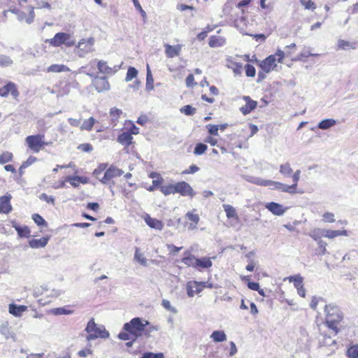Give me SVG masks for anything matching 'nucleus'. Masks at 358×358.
Wrapping results in <instances>:
<instances>
[{"mask_svg": "<svg viewBox=\"0 0 358 358\" xmlns=\"http://www.w3.org/2000/svg\"><path fill=\"white\" fill-rule=\"evenodd\" d=\"M326 324L333 331L334 335L338 332V325L343 319V314L341 308L334 303H329L325 306Z\"/></svg>", "mask_w": 358, "mask_h": 358, "instance_id": "obj_1", "label": "nucleus"}, {"mask_svg": "<svg viewBox=\"0 0 358 358\" xmlns=\"http://www.w3.org/2000/svg\"><path fill=\"white\" fill-rule=\"evenodd\" d=\"M149 324L150 323L148 320H143L140 317H134L129 322L124 324L123 329L125 331L131 332L133 335L139 337L142 335V332L144 331L145 327Z\"/></svg>", "mask_w": 358, "mask_h": 358, "instance_id": "obj_2", "label": "nucleus"}, {"mask_svg": "<svg viewBox=\"0 0 358 358\" xmlns=\"http://www.w3.org/2000/svg\"><path fill=\"white\" fill-rule=\"evenodd\" d=\"M47 42L53 47H59L64 45L66 47H72L76 43V40L69 33H57L52 38L48 39Z\"/></svg>", "mask_w": 358, "mask_h": 358, "instance_id": "obj_3", "label": "nucleus"}, {"mask_svg": "<svg viewBox=\"0 0 358 358\" xmlns=\"http://www.w3.org/2000/svg\"><path fill=\"white\" fill-rule=\"evenodd\" d=\"M85 331L88 334L87 336V340L88 341L94 340L96 338H106L109 336V333L103 327H97L94 319L88 322Z\"/></svg>", "mask_w": 358, "mask_h": 358, "instance_id": "obj_4", "label": "nucleus"}, {"mask_svg": "<svg viewBox=\"0 0 358 358\" xmlns=\"http://www.w3.org/2000/svg\"><path fill=\"white\" fill-rule=\"evenodd\" d=\"M44 138L43 134L30 135L26 137L25 143L32 152L38 153L45 145H48V143L44 141Z\"/></svg>", "mask_w": 358, "mask_h": 358, "instance_id": "obj_5", "label": "nucleus"}, {"mask_svg": "<svg viewBox=\"0 0 358 358\" xmlns=\"http://www.w3.org/2000/svg\"><path fill=\"white\" fill-rule=\"evenodd\" d=\"M87 75L92 78V85L99 92H107L110 90V84L105 76H98L93 73H87Z\"/></svg>", "mask_w": 358, "mask_h": 358, "instance_id": "obj_6", "label": "nucleus"}, {"mask_svg": "<svg viewBox=\"0 0 358 358\" xmlns=\"http://www.w3.org/2000/svg\"><path fill=\"white\" fill-rule=\"evenodd\" d=\"M94 38H83L80 40L77 45L78 55L80 57H84L85 55L94 51Z\"/></svg>", "mask_w": 358, "mask_h": 358, "instance_id": "obj_7", "label": "nucleus"}, {"mask_svg": "<svg viewBox=\"0 0 358 358\" xmlns=\"http://www.w3.org/2000/svg\"><path fill=\"white\" fill-rule=\"evenodd\" d=\"M123 173L124 171L122 169H118L114 165H110L104 172L102 178H101V182L102 184L107 185L113 178L119 177Z\"/></svg>", "mask_w": 358, "mask_h": 358, "instance_id": "obj_8", "label": "nucleus"}, {"mask_svg": "<svg viewBox=\"0 0 358 358\" xmlns=\"http://www.w3.org/2000/svg\"><path fill=\"white\" fill-rule=\"evenodd\" d=\"M176 193H179L183 196H189L191 198L196 195V192L189 183L185 181L178 182L175 184Z\"/></svg>", "mask_w": 358, "mask_h": 358, "instance_id": "obj_9", "label": "nucleus"}, {"mask_svg": "<svg viewBox=\"0 0 358 358\" xmlns=\"http://www.w3.org/2000/svg\"><path fill=\"white\" fill-rule=\"evenodd\" d=\"M206 282L191 281L187 284V293L188 296L193 297L195 294H199L202 291L201 286H205Z\"/></svg>", "mask_w": 358, "mask_h": 358, "instance_id": "obj_10", "label": "nucleus"}, {"mask_svg": "<svg viewBox=\"0 0 358 358\" xmlns=\"http://www.w3.org/2000/svg\"><path fill=\"white\" fill-rule=\"evenodd\" d=\"M275 55H269L259 64L261 69L266 73H269L276 67Z\"/></svg>", "mask_w": 358, "mask_h": 358, "instance_id": "obj_11", "label": "nucleus"}, {"mask_svg": "<svg viewBox=\"0 0 358 358\" xmlns=\"http://www.w3.org/2000/svg\"><path fill=\"white\" fill-rule=\"evenodd\" d=\"M9 94H10L14 98H17L19 95V92L16 88L15 85L12 82H9L3 87H0L1 96L6 97Z\"/></svg>", "mask_w": 358, "mask_h": 358, "instance_id": "obj_12", "label": "nucleus"}, {"mask_svg": "<svg viewBox=\"0 0 358 358\" xmlns=\"http://www.w3.org/2000/svg\"><path fill=\"white\" fill-rule=\"evenodd\" d=\"M12 196L9 194L0 197V213L8 214L13 208L10 204Z\"/></svg>", "mask_w": 358, "mask_h": 358, "instance_id": "obj_13", "label": "nucleus"}, {"mask_svg": "<svg viewBox=\"0 0 358 358\" xmlns=\"http://www.w3.org/2000/svg\"><path fill=\"white\" fill-rule=\"evenodd\" d=\"M212 259H215V257H212ZM213 266V262L211 261V258L207 257H202L201 258H197L195 262V269L198 271H201L203 269H207L210 268Z\"/></svg>", "mask_w": 358, "mask_h": 358, "instance_id": "obj_14", "label": "nucleus"}, {"mask_svg": "<svg viewBox=\"0 0 358 358\" xmlns=\"http://www.w3.org/2000/svg\"><path fill=\"white\" fill-rule=\"evenodd\" d=\"M265 208L271 212L273 215L278 216L282 215L287 209V208H284L282 205L273 201L267 203L265 205Z\"/></svg>", "mask_w": 358, "mask_h": 358, "instance_id": "obj_15", "label": "nucleus"}, {"mask_svg": "<svg viewBox=\"0 0 358 358\" xmlns=\"http://www.w3.org/2000/svg\"><path fill=\"white\" fill-rule=\"evenodd\" d=\"M243 100L245 101L246 103L244 106L240 108V111L243 115H248L256 108L257 102L252 100L248 96H244Z\"/></svg>", "mask_w": 358, "mask_h": 358, "instance_id": "obj_16", "label": "nucleus"}, {"mask_svg": "<svg viewBox=\"0 0 358 358\" xmlns=\"http://www.w3.org/2000/svg\"><path fill=\"white\" fill-rule=\"evenodd\" d=\"M196 209H193L191 211H188L185 214V217L191 222L188 224L189 230H194L197 229V224L199 222L200 217L198 214L195 213Z\"/></svg>", "mask_w": 358, "mask_h": 358, "instance_id": "obj_17", "label": "nucleus"}, {"mask_svg": "<svg viewBox=\"0 0 358 358\" xmlns=\"http://www.w3.org/2000/svg\"><path fill=\"white\" fill-rule=\"evenodd\" d=\"M0 333L4 336L6 339L11 338L13 341H16V335L13 331L10 330L8 322L3 321L1 323Z\"/></svg>", "mask_w": 358, "mask_h": 358, "instance_id": "obj_18", "label": "nucleus"}, {"mask_svg": "<svg viewBox=\"0 0 358 358\" xmlns=\"http://www.w3.org/2000/svg\"><path fill=\"white\" fill-rule=\"evenodd\" d=\"M164 48L166 57L169 58H173L180 55L182 49V45L178 44L176 45H171L169 44H165Z\"/></svg>", "mask_w": 358, "mask_h": 358, "instance_id": "obj_19", "label": "nucleus"}, {"mask_svg": "<svg viewBox=\"0 0 358 358\" xmlns=\"http://www.w3.org/2000/svg\"><path fill=\"white\" fill-rule=\"evenodd\" d=\"M144 220L150 228L161 231L164 227V224L161 220L152 218L148 214L145 216Z\"/></svg>", "mask_w": 358, "mask_h": 358, "instance_id": "obj_20", "label": "nucleus"}, {"mask_svg": "<svg viewBox=\"0 0 358 358\" xmlns=\"http://www.w3.org/2000/svg\"><path fill=\"white\" fill-rule=\"evenodd\" d=\"M49 236L42 237L39 239H31L29 241V245L31 248H44L48 243Z\"/></svg>", "mask_w": 358, "mask_h": 358, "instance_id": "obj_21", "label": "nucleus"}, {"mask_svg": "<svg viewBox=\"0 0 358 358\" xmlns=\"http://www.w3.org/2000/svg\"><path fill=\"white\" fill-rule=\"evenodd\" d=\"M133 137L129 131H125L120 134L117 137V141L125 146H129L132 143Z\"/></svg>", "mask_w": 358, "mask_h": 358, "instance_id": "obj_22", "label": "nucleus"}, {"mask_svg": "<svg viewBox=\"0 0 358 358\" xmlns=\"http://www.w3.org/2000/svg\"><path fill=\"white\" fill-rule=\"evenodd\" d=\"M97 69L100 73L106 75H113L112 67L109 66L107 62L103 60H99L97 62Z\"/></svg>", "mask_w": 358, "mask_h": 358, "instance_id": "obj_23", "label": "nucleus"}, {"mask_svg": "<svg viewBox=\"0 0 358 358\" xmlns=\"http://www.w3.org/2000/svg\"><path fill=\"white\" fill-rule=\"evenodd\" d=\"M271 186H273V189H280L283 192L294 194V191L292 190V187H290L288 185L273 180H271Z\"/></svg>", "mask_w": 358, "mask_h": 358, "instance_id": "obj_24", "label": "nucleus"}, {"mask_svg": "<svg viewBox=\"0 0 358 358\" xmlns=\"http://www.w3.org/2000/svg\"><path fill=\"white\" fill-rule=\"evenodd\" d=\"M9 313L15 317L21 316L22 313L24 312L27 307L25 306H18L14 303L9 305Z\"/></svg>", "mask_w": 358, "mask_h": 358, "instance_id": "obj_25", "label": "nucleus"}, {"mask_svg": "<svg viewBox=\"0 0 358 358\" xmlns=\"http://www.w3.org/2000/svg\"><path fill=\"white\" fill-rule=\"evenodd\" d=\"M13 227L16 230L20 237L28 238L30 236L31 231L27 226H20L17 224H14Z\"/></svg>", "mask_w": 358, "mask_h": 358, "instance_id": "obj_26", "label": "nucleus"}, {"mask_svg": "<svg viewBox=\"0 0 358 358\" xmlns=\"http://www.w3.org/2000/svg\"><path fill=\"white\" fill-rule=\"evenodd\" d=\"M46 71L48 73H61L69 72L70 71V69L64 64H55L48 66Z\"/></svg>", "mask_w": 358, "mask_h": 358, "instance_id": "obj_27", "label": "nucleus"}, {"mask_svg": "<svg viewBox=\"0 0 358 358\" xmlns=\"http://www.w3.org/2000/svg\"><path fill=\"white\" fill-rule=\"evenodd\" d=\"M309 236L317 242L322 241V237H325V229L315 228L308 234Z\"/></svg>", "mask_w": 358, "mask_h": 358, "instance_id": "obj_28", "label": "nucleus"}, {"mask_svg": "<svg viewBox=\"0 0 358 358\" xmlns=\"http://www.w3.org/2000/svg\"><path fill=\"white\" fill-rule=\"evenodd\" d=\"M208 44L211 48L221 47L225 44V39L221 36H212L209 39Z\"/></svg>", "mask_w": 358, "mask_h": 358, "instance_id": "obj_29", "label": "nucleus"}, {"mask_svg": "<svg viewBox=\"0 0 358 358\" xmlns=\"http://www.w3.org/2000/svg\"><path fill=\"white\" fill-rule=\"evenodd\" d=\"M122 113V110L117 108L114 107L110 109L109 114L113 126L116 125V122L118 121V119L120 118Z\"/></svg>", "mask_w": 358, "mask_h": 358, "instance_id": "obj_30", "label": "nucleus"}, {"mask_svg": "<svg viewBox=\"0 0 358 358\" xmlns=\"http://www.w3.org/2000/svg\"><path fill=\"white\" fill-rule=\"evenodd\" d=\"M336 124V122L334 119H324L320 121L318 124L317 127L320 129H328L331 128V127L334 126Z\"/></svg>", "mask_w": 358, "mask_h": 358, "instance_id": "obj_31", "label": "nucleus"}, {"mask_svg": "<svg viewBox=\"0 0 358 358\" xmlns=\"http://www.w3.org/2000/svg\"><path fill=\"white\" fill-rule=\"evenodd\" d=\"M279 172L284 177H289L292 173L293 170L291 167L290 164L289 162H287L280 166Z\"/></svg>", "mask_w": 358, "mask_h": 358, "instance_id": "obj_32", "label": "nucleus"}, {"mask_svg": "<svg viewBox=\"0 0 358 358\" xmlns=\"http://www.w3.org/2000/svg\"><path fill=\"white\" fill-rule=\"evenodd\" d=\"M227 218H237V213L235 208L229 204H223L222 206Z\"/></svg>", "mask_w": 358, "mask_h": 358, "instance_id": "obj_33", "label": "nucleus"}, {"mask_svg": "<svg viewBox=\"0 0 358 358\" xmlns=\"http://www.w3.org/2000/svg\"><path fill=\"white\" fill-rule=\"evenodd\" d=\"M96 122V120L91 117L87 120L83 121L82 124L80 126L81 130L91 131Z\"/></svg>", "mask_w": 358, "mask_h": 358, "instance_id": "obj_34", "label": "nucleus"}, {"mask_svg": "<svg viewBox=\"0 0 358 358\" xmlns=\"http://www.w3.org/2000/svg\"><path fill=\"white\" fill-rule=\"evenodd\" d=\"M210 338L215 342H222L227 339V336L223 331H214L210 335Z\"/></svg>", "mask_w": 358, "mask_h": 358, "instance_id": "obj_35", "label": "nucleus"}, {"mask_svg": "<svg viewBox=\"0 0 358 358\" xmlns=\"http://www.w3.org/2000/svg\"><path fill=\"white\" fill-rule=\"evenodd\" d=\"M248 181L252 184L268 187L271 186V180H264L261 178H251V179L248 180Z\"/></svg>", "mask_w": 358, "mask_h": 358, "instance_id": "obj_36", "label": "nucleus"}, {"mask_svg": "<svg viewBox=\"0 0 358 358\" xmlns=\"http://www.w3.org/2000/svg\"><path fill=\"white\" fill-rule=\"evenodd\" d=\"M154 80L149 65H147V75H146V90L150 91L153 90Z\"/></svg>", "mask_w": 358, "mask_h": 358, "instance_id": "obj_37", "label": "nucleus"}, {"mask_svg": "<svg viewBox=\"0 0 358 358\" xmlns=\"http://www.w3.org/2000/svg\"><path fill=\"white\" fill-rule=\"evenodd\" d=\"M337 45H338V48L341 49V50H346L348 48H352L353 50L357 48L355 43H350V42L346 41L343 39H339L338 41Z\"/></svg>", "mask_w": 358, "mask_h": 358, "instance_id": "obj_38", "label": "nucleus"}, {"mask_svg": "<svg viewBox=\"0 0 358 358\" xmlns=\"http://www.w3.org/2000/svg\"><path fill=\"white\" fill-rule=\"evenodd\" d=\"M134 259L138 261L141 265L147 266V259L143 256V253L140 252L138 248L135 249Z\"/></svg>", "mask_w": 358, "mask_h": 358, "instance_id": "obj_39", "label": "nucleus"}, {"mask_svg": "<svg viewBox=\"0 0 358 358\" xmlns=\"http://www.w3.org/2000/svg\"><path fill=\"white\" fill-rule=\"evenodd\" d=\"M300 174H301V171L299 169H298L292 176L293 184L289 186L293 187L292 188V190L294 191V194H296L298 192L296 191V187H297L298 182L300 179Z\"/></svg>", "mask_w": 358, "mask_h": 358, "instance_id": "obj_40", "label": "nucleus"}, {"mask_svg": "<svg viewBox=\"0 0 358 358\" xmlns=\"http://www.w3.org/2000/svg\"><path fill=\"white\" fill-rule=\"evenodd\" d=\"M289 282H292L296 288L303 286V278L300 275H295L288 278Z\"/></svg>", "mask_w": 358, "mask_h": 358, "instance_id": "obj_41", "label": "nucleus"}, {"mask_svg": "<svg viewBox=\"0 0 358 358\" xmlns=\"http://www.w3.org/2000/svg\"><path fill=\"white\" fill-rule=\"evenodd\" d=\"M227 66L233 70L235 74H241L242 73L243 66L241 63L231 61L230 64Z\"/></svg>", "mask_w": 358, "mask_h": 358, "instance_id": "obj_42", "label": "nucleus"}, {"mask_svg": "<svg viewBox=\"0 0 358 358\" xmlns=\"http://www.w3.org/2000/svg\"><path fill=\"white\" fill-rule=\"evenodd\" d=\"M118 338L122 341L133 340V341H136V340L137 339L138 337L133 335V334H131V332L125 331V332H120L118 334Z\"/></svg>", "mask_w": 358, "mask_h": 358, "instance_id": "obj_43", "label": "nucleus"}, {"mask_svg": "<svg viewBox=\"0 0 358 358\" xmlns=\"http://www.w3.org/2000/svg\"><path fill=\"white\" fill-rule=\"evenodd\" d=\"M176 186L175 184L169 185H164L160 188L161 192L164 195H169L171 194H176Z\"/></svg>", "mask_w": 358, "mask_h": 358, "instance_id": "obj_44", "label": "nucleus"}, {"mask_svg": "<svg viewBox=\"0 0 358 358\" xmlns=\"http://www.w3.org/2000/svg\"><path fill=\"white\" fill-rule=\"evenodd\" d=\"M138 75V71L136 68L130 66L127 70V73L125 78L126 82L131 81L133 78H136Z\"/></svg>", "mask_w": 358, "mask_h": 358, "instance_id": "obj_45", "label": "nucleus"}, {"mask_svg": "<svg viewBox=\"0 0 358 358\" xmlns=\"http://www.w3.org/2000/svg\"><path fill=\"white\" fill-rule=\"evenodd\" d=\"M207 145L204 143H199L195 145L194 150V154L196 155H203L206 150H207Z\"/></svg>", "mask_w": 358, "mask_h": 358, "instance_id": "obj_46", "label": "nucleus"}, {"mask_svg": "<svg viewBox=\"0 0 358 358\" xmlns=\"http://www.w3.org/2000/svg\"><path fill=\"white\" fill-rule=\"evenodd\" d=\"M196 257L194 256H188L187 257H183L181 262L185 264L187 266H192L195 268V262Z\"/></svg>", "mask_w": 358, "mask_h": 358, "instance_id": "obj_47", "label": "nucleus"}, {"mask_svg": "<svg viewBox=\"0 0 358 358\" xmlns=\"http://www.w3.org/2000/svg\"><path fill=\"white\" fill-rule=\"evenodd\" d=\"M13 159V154L10 152L6 151L3 152L0 155V164H4L7 162H9Z\"/></svg>", "mask_w": 358, "mask_h": 358, "instance_id": "obj_48", "label": "nucleus"}, {"mask_svg": "<svg viewBox=\"0 0 358 358\" xmlns=\"http://www.w3.org/2000/svg\"><path fill=\"white\" fill-rule=\"evenodd\" d=\"M64 82H60L59 85L61 86ZM70 92V85L67 83H64V86L61 87L60 90L57 91V96H63L64 95H66Z\"/></svg>", "mask_w": 358, "mask_h": 358, "instance_id": "obj_49", "label": "nucleus"}, {"mask_svg": "<svg viewBox=\"0 0 358 358\" xmlns=\"http://www.w3.org/2000/svg\"><path fill=\"white\" fill-rule=\"evenodd\" d=\"M180 112L186 115H193L196 113V108L190 105H186L180 108Z\"/></svg>", "mask_w": 358, "mask_h": 358, "instance_id": "obj_50", "label": "nucleus"}, {"mask_svg": "<svg viewBox=\"0 0 358 358\" xmlns=\"http://www.w3.org/2000/svg\"><path fill=\"white\" fill-rule=\"evenodd\" d=\"M347 354L350 358H358V345H355L349 348Z\"/></svg>", "mask_w": 358, "mask_h": 358, "instance_id": "obj_51", "label": "nucleus"}, {"mask_svg": "<svg viewBox=\"0 0 358 358\" xmlns=\"http://www.w3.org/2000/svg\"><path fill=\"white\" fill-rule=\"evenodd\" d=\"M32 219L38 226L47 227L48 225L46 221L38 214H34Z\"/></svg>", "mask_w": 358, "mask_h": 358, "instance_id": "obj_52", "label": "nucleus"}, {"mask_svg": "<svg viewBox=\"0 0 358 358\" xmlns=\"http://www.w3.org/2000/svg\"><path fill=\"white\" fill-rule=\"evenodd\" d=\"M37 158L36 157L30 156L28 159L22 163L21 166L20 167V171L22 169H26L33 164L35 162H36Z\"/></svg>", "mask_w": 358, "mask_h": 358, "instance_id": "obj_53", "label": "nucleus"}, {"mask_svg": "<svg viewBox=\"0 0 358 358\" xmlns=\"http://www.w3.org/2000/svg\"><path fill=\"white\" fill-rule=\"evenodd\" d=\"M141 358H164L163 353H154L151 352H147L143 354Z\"/></svg>", "mask_w": 358, "mask_h": 358, "instance_id": "obj_54", "label": "nucleus"}, {"mask_svg": "<svg viewBox=\"0 0 358 358\" xmlns=\"http://www.w3.org/2000/svg\"><path fill=\"white\" fill-rule=\"evenodd\" d=\"M245 74L248 77H255L256 73L255 68L251 64H246L245 66Z\"/></svg>", "mask_w": 358, "mask_h": 358, "instance_id": "obj_55", "label": "nucleus"}, {"mask_svg": "<svg viewBox=\"0 0 358 358\" xmlns=\"http://www.w3.org/2000/svg\"><path fill=\"white\" fill-rule=\"evenodd\" d=\"M301 3L306 9L314 10L316 8L315 4L311 0H301Z\"/></svg>", "mask_w": 358, "mask_h": 358, "instance_id": "obj_56", "label": "nucleus"}, {"mask_svg": "<svg viewBox=\"0 0 358 358\" xmlns=\"http://www.w3.org/2000/svg\"><path fill=\"white\" fill-rule=\"evenodd\" d=\"M13 64V60L8 56L0 55V65L8 66Z\"/></svg>", "mask_w": 358, "mask_h": 358, "instance_id": "obj_57", "label": "nucleus"}, {"mask_svg": "<svg viewBox=\"0 0 358 358\" xmlns=\"http://www.w3.org/2000/svg\"><path fill=\"white\" fill-rule=\"evenodd\" d=\"M162 305L165 309L171 311V313H177L176 308L171 306V302L169 301L166 300V299L162 300Z\"/></svg>", "mask_w": 358, "mask_h": 358, "instance_id": "obj_58", "label": "nucleus"}, {"mask_svg": "<svg viewBox=\"0 0 358 358\" xmlns=\"http://www.w3.org/2000/svg\"><path fill=\"white\" fill-rule=\"evenodd\" d=\"M52 313L55 315H70L73 311L66 310L65 308H57L52 310Z\"/></svg>", "mask_w": 358, "mask_h": 358, "instance_id": "obj_59", "label": "nucleus"}, {"mask_svg": "<svg viewBox=\"0 0 358 358\" xmlns=\"http://www.w3.org/2000/svg\"><path fill=\"white\" fill-rule=\"evenodd\" d=\"M290 54H291L290 52L287 51V52H285L284 51H282L281 50H278L276 53L274 55H275V57H278V59H276V60H278V62L282 63V59L285 57V55L289 56Z\"/></svg>", "mask_w": 358, "mask_h": 358, "instance_id": "obj_60", "label": "nucleus"}, {"mask_svg": "<svg viewBox=\"0 0 358 358\" xmlns=\"http://www.w3.org/2000/svg\"><path fill=\"white\" fill-rule=\"evenodd\" d=\"M206 128L208 129V131L210 134L213 136H219L218 134V127H217V124H209L206 125Z\"/></svg>", "mask_w": 358, "mask_h": 358, "instance_id": "obj_61", "label": "nucleus"}, {"mask_svg": "<svg viewBox=\"0 0 358 358\" xmlns=\"http://www.w3.org/2000/svg\"><path fill=\"white\" fill-rule=\"evenodd\" d=\"M322 217L324 222L332 223L335 222L334 215L332 213L327 212L323 214Z\"/></svg>", "mask_w": 358, "mask_h": 358, "instance_id": "obj_62", "label": "nucleus"}, {"mask_svg": "<svg viewBox=\"0 0 358 358\" xmlns=\"http://www.w3.org/2000/svg\"><path fill=\"white\" fill-rule=\"evenodd\" d=\"M40 199L46 201L47 203L55 204V198L52 196H48L45 193H42L39 196Z\"/></svg>", "mask_w": 358, "mask_h": 358, "instance_id": "obj_63", "label": "nucleus"}, {"mask_svg": "<svg viewBox=\"0 0 358 358\" xmlns=\"http://www.w3.org/2000/svg\"><path fill=\"white\" fill-rule=\"evenodd\" d=\"M11 12L17 15V20L19 21H20V22H22L23 20L25 21V18H26V15H27L25 13L20 11L19 10H17V9L11 10Z\"/></svg>", "mask_w": 358, "mask_h": 358, "instance_id": "obj_64", "label": "nucleus"}]
</instances>
